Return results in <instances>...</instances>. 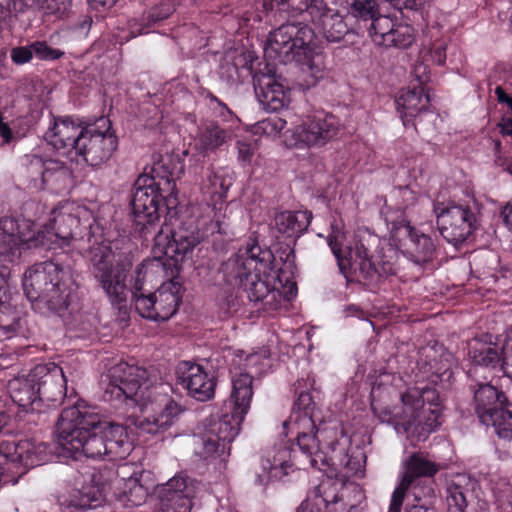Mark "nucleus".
Here are the masks:
<instances>
[{
    "label": "nucleus",
    "mask_w": 512,
    "mask_h": 512,
    "mask_svg": "<svg viewBox=\"0 0 512 512\" xmlns=\"http://www.w3.org/2000/svg\"><path fill=\"white\" fill-rule=\"evenodd\" d=\"M178 383L188 395L197 401H208L214 397L216 382L201 365L183 361L176 369Z\"/></svg>",
    "instance_id": "nucleus-21"
},
{
    "label": "nucleus",
    "mask_w": 512,
    "mask_h": 512,
    "mask_svg": "<svg viewBox=\"0 0 512 512\" xmlns=\"http://www.w3.org/2000/svg\"><path fill=\"white\" fill-rule=\"evenodd\" d=\"M286 120L279 116H271L258 122L257 129L266 135H276L286 126Z\"/></svg>",
    "instance_id": "nucleus-53"
},
{
    "label": "nucleus",
    "mask_w": 512,
    "mask_h": 512,
    "mask_svg": "<svg viewBox=\"0 0 512 512\" xmlns=\"http://www.w3.org/2000/svg\"><path fill=\"white\" fill-rule=\"evenodd\" d=\"M33 376L38 381V391L47 406H57L62 403L66 392V377L61 367L55 363L38 364L33 368Z\"/></svg>",
    "instance_id": "nucleus-23"
},
{
    "label": "nucleus",
    "mask_w": 512,
    "mask_h": 512,
    "mask_svg": "<svg viewBox=\"0 0 512 512\" xmlns=\"http://www.w3.org/2000/svg\"><path fill=\"white\" fill-rule=\"evenodd\" d=\"M106 445L107 456H109L111 460L123 459L129 455L132 450V444L129 441L127 432L114 442H106Z\"/></svg>",
    "instance_id": "nucleus-51"
},
{
    "label": "nucleus",
    "mask_w": 512,
    "mask_h": 512,
    "mask_svg": "<svg viewBox=\"0 0 512 512\" xmlns=\"http://www.w3.org/2000/svg\"><path fill=\"white\" fill-rule=\"evenodd\" d=\"M92 273L110 301L119 308L126 302V277L131 264L115 262L114 253L106 244L93 246L89 252Z\"/></svg>",
    "instance_id": "nucleus-11"
},
{
    "label": "nucleus",
    "mask_w": 512,
    "mask_h": 512,
    "mask_svg": "<svg viewBox=\"0 0 512 512\" xmlns=\"http://www.w3.org/2000/svg\"><path fill=\"white\" fill-rule=\"evenodd\" d=\"M36 164H41L42 181L58 188L66 187L71 179L70 169L61 161L48 159L44 162L36 159Z\"/></svg>",
    "instance_id": "nucleus-39"
},
{
    "label": "nucleus",
    "mask_w": 512,
    "mask_h": 512,
    "mask_svg": "<svg viewBox=\"0 0 512 512\" xmlns=\"http://www.w3.org/2000/svg\"><path fill=\"white\" fill-rule=\"evenodd\" d=\"M324 0H267L263 6L274 17H286L297 13L308 12L310 17L318 13Z\"/></svg>",
    "instance_id": "nucleus-36"
},
{
    "label": "nucleus",
    "mask_w": 512,
    "mask_h": 512,
    "mask_svg": "<svg viewBox=\"0 0 512 512\" xmlns=\"http://www.w3.org/2000/svg\"><path fill=\"white\" fill-rule=\"evenodd\" d=\"M153 255V260L144 261L137 266L132 299L141 317L153 321H166L177 311L181 300V284L173 279L164 282L154 293H146L143 288L144 270L149 266L152 268L166 266L167 264L162 261L163 258L174 261V264L179 261L166 255H156L154 252Z\"/></svg>",
    "instance_id": "nucleus-8"
},
{
    "label": "nucleus",
    "mask_w": 512,
    "mask_h": 512,
    "mask_svg": "<svg viewBox=\"0 0 512 512\" xmlns=\"http://www.w3.org/2000/svg\"><path fill=\"white\" fill-rule=\"evenodd\" d=\"M478 203L472 199L466 204L448 202L433 203L440 234L447 242L458 245L463 243L476 229Z\"/></svg>",
    "instance_id": "nucleus-12"
},
{
    "label": "nucleus",
    "mask_w": 512,
    "mask_h": 512,
    "mask_svg": "<svg viewBox=\"0 0 512 512\" xmlns=\"http://www.w3.org/2000/svg\"><path fill=\"white\" fill-rule=\"evenodd\" d=\"M19 3V0H0V30L10 23Z\"/></svg>",
    "instance_id": "nucleus-57"
},
{
    "label": "nucleus",
    "mask_w": 512,
    "mask_h": 512,
    "mask_svg": "<svg viewBox=\"0 0 512 512\" xmlns=\"http://www.w3.org/2000/svg\"><path fill=\"white\" fill-rule=\"evenodd\" d=\"M315 33L303 22H287L269 33L265 55L281 63L295 61L302 65L313 82L324 75L322 56L315 53Z\"/></svg>",
    "instance_id": "nucleus-5"
},
{
    "label": "nucleus",
    "mask_w": 512,
    "mask_h": 512,
    "mask_svg": "<svg viewBox=\"0 0 512 512\" xmlns=\"http://www.w3.org/2000/svg\"><path fill=\"white\" fill-rule=\"evenodd\" d=\"M467 492L468 490L458 482H452L447 487V505L448 510L465 511L467 507Z\"/></svg>",
    "instance_id": "nucleus-50"
},
{
    "label": "nucleus",
    "mask_w": 512,
    "mask_h": 512,
    "mask_svg": "<svg viewBox=\"0 0 512 512\" xmlns=\"http://www.w3.org/2000/svg\"><path fill=\"white\" fill-rule=\"evenodd\" d=\"M89 5L96 9V10H100L101 8L102 9H107V8H110L112 7L117 0H87Z\"/></svg>",
    "instance_id": "nucleus-64"
},
{
    "label": "nucleus",
    "mask_w": 512,
    "mask_h": 512,
    "mask_svg": "<svg viewBox=\"0 0 512 512\" xmlns=\"http://www.w3.org/2000/svg\"><path fill=\"white\" fill-rule=\"evenodd\" d=\"M99 432L102 434L105 442H114L127 431L124 426L108 422L103 418V426H101Z\"/></svg>",
    "instance_id": "nucleus-54"
},
{
    "label": "nucleus",
    "mask_w": 512,
    "mask_h": 512,
    "mask_svg": "<svg viewBox=\"0 0 512 512\" xmlns=\"http://www.w3.org/2000/svg\"><path fill=\"white\" fill-rule=\"evenodd\" d=\"M107 377L105 400L115 407L122 404L138 406L141 415L133 419V424L141 433H164L183 411L168 394L169 387L153 383L147 370L142 367L122 362L114 365Z\"/></svg>",
    "instance_id": "nucleus-1"
},
{
    "label": "nucleus",
    "mask_w": 512,
    "mask_h": 512,
    "mask_svg": "<svg viewBox=\"0 0 512 512\" xmlns=\"http://www.w3.org/2000/svg\"><path fill=\"white\" fill-rule=\"evenodd\" d=\"M309 428L310 431H299L297 444L300 450L310 459L312 467L320 468L322 465L344 466L350 465V459L346 453V439L342 443L338 439L336 428H315L311 426H298Z\"/></svg>",
    "instance_id": "nucleus-10"
},
{
    "label": "nucleus",
    "mask_w": 512,
    "mask_h": 512,
    "mask_svg": "<svg viewBox=\"0 0 512 512\" xmlns=\"http://www.w3.org/2000/svg\"><path fill=\"white\" fill-rule=\"evenodd\" d=\"M103 416L97 408L84 401H77L61 412L56 424L59 446L73 455L101 459L107 456V445L99 432Z\"/></svg>",
    "instance_id": "nucleus-3"
},
{
    "label": "nucleus",
    "mask_w": 512,
    "mask_h": 512,
    "mask_svg": "<svg viewBox=\"0 0 512 512\" xmlns=\"http://www.w3.org/2000/svg\"><path fill=\"white\" fill-rule=\"evenodd\" d=\"M236 146L239 161L243 165L250 164L255 154V145L244 141H238Z\"/></svg>",
    "instance_id": "nucleus-59"
},
{
    "label": "nucleus",
    "mask_w": 512,
    "mask_h": 512,
    "mask_svg": "<svg viewBox=\"0 0 512 512\" xmlns=\"http://www.w3.org/2000/svg\"><path fill=\"white\" fill-rule=\"evenodd\" d=\"M491 420L484 425H492L497 435L504 439H512V404L508 401L491 413Z\"/></svg>",
    "instance_id": "nucleus-44"
},
{
    "label": "nucleus",
    "mask_w": 512,
    "mask_h": 512,
    "mask_svg": "<svg viewBox=\"0 0 512 512\" xmlns=\"http://www.w3.org/2000/svg\"><path fill=\"white\" fill-rule=\"evenodd\" d=\"M47 446L44 443L34 444L29 440L3 441L0 443V454L13 463L24 467H35L46 461Z\"/></svg>",
    "instance_id": "nucleus-26"
},
{
    "label": "nucleus",
    "mask_w": 512,
    "mask_h": 512,
    "mask_svg": "<svg viewBox=\"0 0 512 512\" xmlns=\"http://www.w3.org/2000/svg\"><path fill=\"white\" fill-rule=\"evenodd\" d=\"M501 216L503 218L506 226L512 230V201L508 202L501 211Z\"/></svg>",
    "instance_id": "nucleus-63"
},
{
    "label": "nucleus",
    "mask_w": 512,
    "mask_h": 512,
    "mask_svg": "<svg viewBox=\"0 0 512 512\" xmlns=\"http://www.w3.org/2000/svg\"><path fill=\"white\" fill-rule=\"evenodd\" d=\"M159 194L154 177L140 175L134 183L131 206L135 220L140 225L153 222L158 217Z\"/></svg>",
    "instance_id": "nucleus-20"
},
{
    "label": "nucleus",
    "mask_w": 512,
    "mask_h": 512,
    "mask_svg": "<svg viewBox=\"0 0 512 512\" xmlns=\"http://www.w3.org/2000/svg\"><path fill=\"white\" fill-rule=\"evenodd\" d=\"M397 21L391 17L378 14L368 25L364 27L368 30L372 41L378 45L385 47L390 41V34Z\"/></svg>",
    "instance_id": "nucleus-43"
},
{
    "label": "nucleus",
    "mask_w": 512,
    "mask_h": 512,
    "mask_svg": "<svg viewBox=\"0 0 512 512\" xmlns=\"http://www.w3.org/2000/svg\"><path fill=\"white\" fill-rule=\"evenodd\" d=\"M74 281L69 266L54 261L37 263L23 276L24 294L32 308L41 313H60L72 301Z\"/></svg>",
    "instance_id": "nucleus-4"
},
{
    "label": "nucleus",
    "mask_w": 512,
    "mask_h": 512,
    "mask_svg": "<svg viewBox=\"0 0 512 512\" xmlns=\"http://www.w3.org/2000/svg\"><path fill=\"white\" fill-rule=\"evenodd\" d=\"M345 492H351L358 496L357 501H360L363 496L357 485L345 488L339 496L335 484L323 482L314 488V491L301 503L296 512H351L357 507V504L344 502Z\"/></svg>",
    "instance_id": "nucleus-15"
},
{
    "label": "nucleus",
    "mask_w": 512,
    "mask_h": 512,
    "mask_svg": "<svg viewBox=\"0 0 512 512\" xmlns=\"http://www.w3.org/2000/svg\"><path fill=\"white\" fill-rule=\"evenodd\" d=\"M405 471L400 484L392 493L388 512H401L407 490L415 480L422 477H433L441 469V465L421 452L411 454L404 462Z\"/></svg>",
    "instance_id": "nucleus-18"
},
{
    "label": "nucleus",
    "mask_w": 512,
    "mask_h": 512,
    "mask_svg": "<svg viewBox=\"0 0 512 512\" xmlns=\"http://www.w3.org/2000/svg\"><path fill=\"white\" fill-rule=\"evenodd\" d=\"M228 138L227 131L215 122L207 123L199 134L196 148L205 154L221 147Z\"/></svg>",
    "instance_id": "nucleus-40"
},
{
    "label": "nucleus",
    "mask_w": 512,
    "mask_h": 512,
    "mask_svg": "<svg viewBox=\"0 0 512 512\" xmlns=\"http://www.w3.org/2000/svg\"><path fill=\"white\" fill-rule=\"evenodd\" d=\"M232 184L233 177L228 168L211 167L202 179L200 189L202 194L207 196L210 201L218 202L226 199L227 192Z\"/></svg>",
    "instance_id": "nucleus-34"
},
{
    "label": "nucleus",
    "mask_w": 512,
    "mask_h": 512,
    "mask_svg": "<svg viewBox=\"0 0 512 512\" xmlns=\"http://www.w3.org/2000/svg\"><path fill=\"white\" fill-rule=\"evenodd\" d=\"M391 5L399 10L411 9L419 10L428 5L432 0H387Z\"/></svg>",
    "instance_id": "nucleus-60"
},
{
    "label": "nucleus",
    "mask_w": 512,
    "mask_h": 512,
    "mask_svg": "<svg viewBox=\"0 0 512 512\" xmlns=\"http://www.w3.org/2000/svg\"><path fill=\"white\" fill-rule=\"evenodd\" d=\"M339 121L330 114L309 117L302 124L289 130L290 145L297 148L323 146L338 134Z\"/></svg>",
    "instance_id": "nucleus-16"
},
{
    "label": "nucleus",
    "mask_w": 512,
    "mask_h": 512,
    "mask_svg": "<svg viewBox=\"0 0 512 512\" xmlns=\"http://www.w3.org/2000/svg\"><path fill=\"white\" fill-rule=\"evenodd\" d=\"M32 5L47 19L59 20L69 15L72 0H32Z\"/></svg>",
    "instance_id": "nucleus-46"
},
{
    "label": "nucleus",
    "mask_w": 512,
    "mask_h": 512,
    "mask_svg": "<svg viewBox=\"0 0 512 512\" xmlns=\"http://www.w3.org/2000/svg\"><path fill=\"white\" fill-rule=\"evenodd\" d=\"M268 252H262L260 246L254 244L245 252H239L226 260L219 270L223 280L232 287H242L253 270L260 271L258 264L263 265Z\"/></svg>",
    "instance_id": "nucleus-19"
},
{
    "label": "nucleus",
    "mask_w": 512,
    "mask_h": 512,
    "mask_svg": "<svg viewBox=\"0 0 512 512\" xmlns=\"http://www.w3.org/2000/svg\"><path fill=\"white\" fill-rule=\"evenodd\" d=\"M52 215L48 225L38 228L39 234L44 236L41 247L52 249L55 245L68 246L77 235L79 219L65 208L55 209Z\"/></svg>",
    "instance_id": "nucleus-24"
},
{
    "label": "nucleus",
    "mask_w": 512,
    "mask_h": 512,
    "mask_svg": "<svg viewBox=\"0 0 512 512\" xmlns=\"http://www.w3.org/2000/svg\"><path fill=\"white\" fill-rule=\"evenodd\" d=\"M119 500L126 506H139L145 502L147 489L140 483L139 478L132 475L121 479Z\"/></svg>",
    "instance_id": "nucleus-42"
},
{
    "label": "nucleus",
    "mask_w": 512,
    "mask_h": 512,
    "mask_svg": "<svg viewBox=\"0 0 512 512\" xmlns=\"http://www.w3.org/2000/svg\"><path fill=\"white\" fill-rule=\"evenodd\" d=\"M290 460L291 451L285 445L267 450L261 460L263 472L257 475L255 482L264 486L271 479H280L287 475L291 467Z\"/></svg>",
    "instance_id": "nucleus-29"
},
{
    "label": "nucleus",
    "mask_w": 512,
    "mask_h": 512,
    "mask_svg": "<svg viewBox=\"0 0 512 512\" xmlns=\"http://www.w3.org/2000/svg\"><path fill=\"white\" fill-rule=\"evenodd\" d=\"M315 403L308 392H300L294 403V421L298 426H311L316 428L313 420Z\"/></svg>",
    "instance_id": "nucleus-47"
},
{
    "label": "nucleus",
    "mask_w": 512,
    "mask_h": 512,
    "mask_svg": "<svg viewBox=\"0 0 512 512\" xmlns=\"http://www.w3.org/2000/svg\"><path fill=\"white\" fill-rule=\"evenodd\" d=\"M242 288L251 302L262 303L266 311L277 310L281 305L282 294L271 285L267 275L262 277L259 273H253Z\"/></svg>",
    "instance_id": "nucleus-27"
},
{
    "label": "nucleus",
    "mask_w": 512,
    "mask_h": 512,
    "mask_svg": "<svg viewBox=\"0 0 512 512\" xmlns=\"http://www.w3.org/2000/svg\"><path fill=\"white\" fill-rule=\"evenodd\" d=\"M198 483L185 474H178L156 488L160 512H190Z\"/></svg>",
    "instance_id": "nucleus-17"
},
{
    "label": "nucleus",
    "mask_w": 512,
    "mask_h": 512,
    "mask_svg": "<svg viewBox=\"0 0 512 512\" xmlns=\"http://www.w3.org/2000/svg\"><path fill=\"white\" fill-rule=\"evenodd\" d=\"M345 233L342 225L337 221L331 223V232L328 236V245L337 260L341 274L349 281H357L364 286L377 288L385 279L397 273L394 252L383 254L374 260L370 254L373 237L357 238L352 244L342 249Z\"/></svg>",
    "instance_id": "nucleus-2"
},
{
    "label": "nucleus",
    "mask_w": 512,
    "mask_h": 512,
    "mask_svg": "<svg viewBox=\"0 0 512 512\" xmlns=\"http://www.w3.org/2000/svg\"><path fill=\"white\" fill-rule=\"evenodd\" d=\"M500 127L503 134L512 136V103L509 111L504 114Z\"/></svg>",
    "instance_id": "nucleus-61"
},
{
    "label": "nucleus",
    "mask_w": 512,
    "mask_h": 512,
    "mask_svg": "<svg viewBox=\"0 0 512 512\" xmlns=\"http://www.w3.org/2000/svg\"><path fill=\"white\" fill-rule=\"evenodd\" d=\"M351 13L365 25H368L379 14L375 0H353Z\"/></svg>",
    "instance_id": "nucleus-49"
},
{
    "label": "nucleus",
    "mask_w": 512,
    "mask_h": 512,
    "mask_svg": "<svg viewBox=\"0 0 512 512\" xmlns=\"http://www.w3.org/2000/svg\"><path fill=\"white\" fill-rule=\"evenodd\" d=\"M266 360L267 357L263 353L255 352L245 354L244 351L238 350L235 354V358L233 359V363L243 366L245 372H240L235 375L232 379V384L234 383V379L243 374L249 375L253 381V374H260L262 372Z\"/></svg>",
    "instance_id": "nucleus-45"
},
{
    "label": "nucleus",
    "mask_w": 512,
    "mask_h": 512,
    "mask_svg": "<svg viewBox=\"0 0 512 512\" xmlns=\"http://www.w3.org/2000/svg\"><path fill=\"white\" fill-rule=\"evenodd\" d=\"M470 389L475 412L482 423L489 422L492 419L491 413L507 402L505 394L490 383H476Z\"/></svg>",
    "instance_id": "nucleus-30"
},
{
    "label": "nucleus",
    "mask_w": 512,
    "mask_h": 512,
    "mask_svg": "<svg viewBox=\"0 0 512 512\" xmlns=\"http://www.w3.org/2000/svg\"><path fill=\"white\" fill-rule=\"evenodd\" d=\"M311 20L329 42H339L349 32L344 17L338 11L328 8L325 2L320 5L318 13H314Z\"/></svg>",
    "instance_id": "nucleus-32"
},
{
    "label": "nucleus",
    "mask_w": 512,
    "mask_h": 512,
    "mask_svg": "<svg viewBox=\"0 0 512 512\" xmlns=\"http://www.w3.org/2000/svg\"><path fill=\"white\" fill-rule=\"evenodd\" d=\"M79 141L73 161H83L92 167L106 163L118 145L117 137L110 131L109 126L105 130L96 125L86 126Z\"/></svg>",
    "instance_id": "nucleus-14"
},
{
    "label": "nucleus",
    "mask_w": 512,
    "mask_h": 512,
    "mask_svg": "<svg viewBox=\"0 0 512 512\" xmlns=\"http://www.w3.org/2000/svg\"><path fill=\"white\" fill-rule=\"evenodd\" d=\"M174 11V7L169 0H163L159 4L153 6L148 11L145 18L132 19L129 21V27L132 35L135 37L146 33V29L159 21L168 18Z\"/></svg>",
    "instance_id": "nucleus-38"
},
{
    "label": "nucleus",
    "mask_w": 512,
    "mask_h": 512,
    "mask_svg": "<svg viewBox=\"0 0 512 512\" xmlns=\"http://www.w3.org/2000/svg\"><path fill=\"white\" fill-rule=\"evenodd\" d=\"M104 496L102 491L95 485H85L81 489L73 490L67 500L68 507L80 510L98 507Z\"/></svg>",
    "instance_id": "nucleus-41"
},
{
    "label": "nucleus",
    "mask_w": 512,
    "mask_h": 512,
    "mask_svg": "<svg viewBox=\"0 0 512 512\" xmlns=\"http://www.w3.org/2000/svg\"><path fill=\"white\" fill-rule=\"evenodd\" d=\"M10 397L24 411H40L41 399L38 381L33 376V369L25 377L14 378L8 384Z\"/></svg>",
    "instance_id": "nucleus-28"
},
{
    "label": "nucleus",
    "mask_w": 512,
    "mask_h": 512,
    "mask_svg": "<svg viewBox=\"0 0 512 512\" xmlns=\"http://www.w3.org/2000/svg\"><path fill=\"white\" fill-rule=\"evenodd\" d=\"M252 397L251 377L243 374L234 379L231 393L233 411L207 420L201 437L202 451L200 454L203 458L220 457L229 453L230 444L238 435L240 425L250 409Z\"/></svg>",
    "instance_id": "nucleus-7"
},
{
    "label": "nucleus",
    "mask_w": 512,
    "mask_h": 512,
    "mask_svg": "<svg viewBox=\"0 0 512 512\" xmlns=\"http://www.w3.org/2000/svg\"><path fill=\"white\" fill-rule=\"evenodd\" d=\"M395 103L403 123L406 125L408 118L418 117L421 112L428 109L430 97L425 87H414L402 90Z\"/></svg>",
    "instance_id": "nucleus-35"
},
{
    "label": "nucleus",
    "mask_w": 512,
    "mask_h": 512,
    "mask_svg": "<svg viewBox=\"0 0 512 512\" xmlns=\"http://www.w3.org/2000/svg\"><path fill=\"white\" fill-rule=\"evenodd\" d=\"M34 55L32 44L28 46L14 47L11 50L10 57L16 65H23L28 63Z\"/></svg>",
    "instance_id": "nucleus-58"
},
{
    "label": "nucleus",
    "mask_w": 512,
    "mask_h": 512,
    "mask_svg": "<svg viewBox=\"0 0 512 512\" xmlns=\"http://www.w3.org/2000/svg\"><path fill=\"white\" fill-rule=\"evenodd\" d=\"M415 504H409L405 512H435L431 505L421 504L418 498H415Z\"/></svg>",
    "instance_id": "nucleus-62"
},
{
    "label": "nucleus",
    "mask_w": 512,
    "mask_h": 512,
    "mask_svg": "<svg viewBox=\"0 0 512 512\" xmlns=\"http://www.w3.org/2000/svg\"><path fill=\"white\" fill-rule=\"evenodd\" d=\"M408 236L404 255L417 265H425L435 258L436 246L430 236L421 233L409 223L402 226Z\"/></svg>",
    "instance_id": "nucleus-31"
},
{
    "label": "nucleus",
    "mask_w": 512,
    "mask_h": 512,
    "mask_svg": "<svg viewBox=\"0 0 512 512\" xmlns=\"http://www.w3.org/2000/svg\"><path fill=\"white\" fill-rule=\"evenodd\" d=\"M86 127L71 117L54 118L44 134V139L54 149L74 160V154Z\"/></svg>",
    "instance_id": "nucleus-22"
},
{
    "label": "nucleus",
    "mask_w": 512,
    "mask_h": 512,
    "mask_svg": "<svg viewBox=\"0 0 512 512\" xmlns=\"http://www.w3.org/2000/svg\"><path fill=\"white\" fill-rule=\"evenodd\" d=\"M390 41L386 48L406 49L414 42V29L408 24L397 22L391 31Z\"/></svg>",
    "instance_id": "nucleus-48"
},
{
    "label": "nucleus",
    "mask_w": 512,
    "mask_h": 512,
    "mask_svg": "<svg viewBox=\"0 0 512 512\" xmlns=\"http://www.w3.org/2000/svg\"><path fill=\"white\" fill-rule=\"evenodd\" d=\"M401 402L402 410L395 409L394 417L409 436L425 440L441 425L442 406L436 389H409L402 394Z\"/></svg>",
    "instance_id": "nucleus-9"
},
{
    "label": "nucleus",
    "mask_w": 512,
    "mask_h": 512,
    "mask_svg": "<svg viewBox=\"0 0 512 512\" xmlns=\"http://www.w3.org/2000/svg\"><path fill=\"white\" fill-rule=\"evenodd\" d=\"M446 48L447 45L444 41H439L433 44L429 51H423V59H428L438 65H444L446 61Z\"/></svg>",
    "instance_id": "nucleus-55"
},
{
    "label": "nucleus",
    "mask_w": 512,
    "mask_h": 512,
    "mask_svg": "<svg viewBox=\"0 0 512 512\" xmlns=\"http://www.w3.org/2000/svg\"><path fill=\"white\" fill-rule=\"evenodd\" d=\"M505 347L489 341L474 339L470 344L469 355L475 366L498 370L503 365Z\"/></svg>",
    "instance_id": "nucleus-33"
},
{
    "label": "nucleus",
    "mask_w": 512,
    "mask_h": 512,
    "mask_svg": "<svg viewBox=\"0 0 512 512\" xmlns=\"http://www.w3.org/2000/svg\"><path fill=\"white\" fill-rule=\"evenodd\" d=\"M254 87L256 96L266 111H280L290 102L288 90L275 74L256 75Z\"/></svg>",
    "instance_id": "nucleus-25"
},
{
    "label": "nucleus",
    "mask_w": 512,
    "mask_h": 512,
    "mask_svg": "<svg viewBox=\"0 0 512 512\" xmlns=\"http://www.w3.org/2000/svg\"><path fill=\"white\" fill-rule=\"evenodd\" d=\"M34 55L43 61H53L60 59L65 52L60 49H55L47 44L45 41H35L32 43Z\"/></svg>",
    "instance_id": "nucleus-52"
},
{
    "label": "nucleus",
    "mask_w": 512,
    "mask_h": 512,
    "mask_svg": "<svg viewBox=\"0 0 512 512\" xmlns=\"http://www.w3.org/2000/svg\"><path fill=\"white\" fill-rule=\"evenodd\" d=\"M428 60L423 59V55H421V59L417 60L414 64L412 76L418 82V87H424V84L430 80V70L426 63Z\"/></svg>",
    "instance_id": "nucleus-56"
},
{
    "label": "nucleus",
    "mask_w": 512,
    "mask_h": 512,
    "mask_svg": "<svg viewBox=\"0 0 512 512\" xmlns=\"http://www.w3.org/2000/svg\"><path fill=\"white\" fill-rule=\"evenodd\" d=\"M43 238L29 220L8 216L0 218V254L6 261L14 262L24 250L41 247Z\"/></svg>",
    "instance_id": "nucleus-13"
},
{
    "label": "nucleus",
    "mask_w": 512,
    "mask_h": 512,
    "mask_svg": "<svg viewBox=\"0 0 512 512\" xmlns=\"http://www.w3.org/2000/svg\"><path fill=\"white\" fill-rule=\"evenodd\" d=\"M312 213L309 211H284L276 214L275 227L279 233L293 237L304 232L311 223Z\"/></svg>",
    "instance_id": "nucleus-37"
},
{
    "label": "nucleus",
    "mask_w": 512,
    "mask_h": 512,
    "mask_svg": "<svg viewBox=\"0 0 512 512\" xmlns=\"http://www.w3.org/2000/svg\"><path fill=\"white\" fill-rule=\"evenodd\" d=\"M228 205L225 200L206 204L205 212L197 219L183 223L171 235L160 231L154 239L153 251L156 255H166L176 261H182L201 242L204 237L215 233L225 234L229 225Z\"/></svg>",
    "instance_id": "nucleus-6"
}]
</instances>
